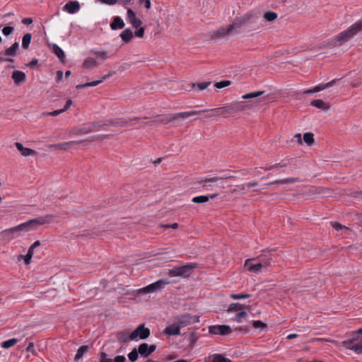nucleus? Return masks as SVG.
Wrapping results in <instances>:
<instances>
[{
  "label": "nucleus",
  "instance_id": "nucleus-1",
  "mask_svg": "<svg viewBox=\"0 0 362 362\" xmlns=\"http://www.w3.org/2000/svg\"><path fill=\"white\" fill-rule=\"evenodd\" d=\"M362 31V18L353 24L347 30L339 33L334 39V42L335 45H337V42H339V45L344 44V42H348L350 39H351L354 35H356L358 33Z\"/></svg>",
  "mask_w": 362,
  "mask_h": 362
},
{
  "label": "nucleus",
  "instance_id": "nucleus-2",
  "mask_svg": "<svg viewBox=\"0 0 362 362\" xmlns=\"http://www.w3.org/2000/svg\"><path fill=\"white\" fill-rule=\"evenodd\" d=\"M26 233L25 226L22 223L15 227L6 229L1 232V240L9 242L11 240L21 236L23 233Z\"/></svg>",
  "mask_w": 362,
  "mask_h": 362
},
{
  "label": "nucleus",
  "instance_id": "nucleus-3",
  "mask_svg": "<svg viewBox=\"0 0 362 362\" xmlns=\"http://www.w3.org/2000/svg\"><path fill=\"white\" fill-rule=\"evenodd\" d=\"M341 344L357 354H362V337L358 334H353L351 339L341 341Z\"/></svg>",
  "mask_w": 362,
  "mask_h": 362
},
{
  "label": "nucleus",
  "instance_id": "nucleus-4",
  "mask_svg": "<svg viewBox=\"0 0 362 362\" xmlns=\"http://www.w3.org/2000/svg\"><path fill=\"white\" fill-rule=\"evenodd\" d=\"M197 266L196 263H189L185 265L174 267L169 270L168 274L170 276H189L192 270Z\"/></svg>",
  "mask_w": 362,
  "mask_h": 362
},
{
  "label": "nucleus",
  "instance_id": "nucleus-5",
  "mask_svg": "<svg viewBox=\"0 0 362 362\" xmlns=\"http://www.w3.org/2000/svg\"><path fill=\"white\" fill-rule=\"evenodd\" d=\"M54 217V216L52 214H47L44 216H40L37 218L29 220L28 221L23 223L22 224L25 226V230L27 233L33 230L35 228L34 226L35 225H44L51 223L53 221Z\"/></svg>",
  "mask_w": 362,
  "mask_h": 362
},
{
  "label": "nucleus",
  "instance_id": "nucleus-6",
  "mask_svg": "<svg viewBox=\"0 0 362 362\" xmlns=\"http://www.w3.org/2000/svg\"><path fill=\"white\" fill-rule=\"evenodd\" d=\"M170 284L168 279H160L147 286L136 290L137 295L146 294L158 291L167 284Z\"/></svg>",
  "mask_w": 362,
  "mask_h": 362
},
{
  "label": "nucleus",
  "instance_id": "nucleus-7",
  "mask_svg": "<svg viewBox=\"0 0 362 362\" xmlns=\"http://www.w3.org/2000/svg\"><path fill=\"white\" fill-rule=\"evenodd\" d=\"M275 250V249L263 250L262 253L257 257V260L261 262L264 269H267L274 265V257L275 256L272 252Z\"/></svg>",
  "mask_w": 362,
  "mask_h": 362
},
{
  "label": "nucleus",
  "instance_id": "nucleus-8",
  "mask_svg": "<svg viewBox=\"0 0 362 362\" xmlns=\"http://www.w3.org/2000/svg\"><path fill=\"white\" fill-rule=\"evenodd\" d=\"M250 20V16L245 15L240 18H235L232 24L228 28L231 35L240 33V29L244 26Z\"/></svg>",
  "mask_w": 362,
  "mask_h": 362
},
{
  "label": "nucleus",
  "instance_id": "nucleus-9",
  "mask_svg": "<svg viewBox=\"0 0 362 362\" xmlns=\"http://www.w3.org/2000/svg\"><path fill=\"white\" fill-rule=\"evenodd\" d=\"M18 50L19 43L16 42L4 51V54L10 57H3L0 55V62H13L14 59H12V57H14L18 54Z\"/></svg>",
  "mask_w": 362,
  "mask_h": 362
},
{
  "label": "nucleus",
  "instance_id": "nucleus-10",
  "mask_svg": "<svg viewBox=\"0 0 362 362\" xmlns=\"http://www.w3.org/2000/svg\"><path fill=\"white\" fill-rule=\"evenodd\" d=\"M150 329L145 327L144 324L139 325L136 329H134L130 334V339L135 340L138 337L141 339H146L150 336Z\"/></svg>",
  "mask_w": 362,
  "mask_h": 362
},
{
  "label": "nucleus",
  "instance_id": "nucleus-11",
  "mask_svg": "<svg viewBox=\"0 0 362 362\" xmlns=\"http://www.w3.org/2000/svg\"><path fill=\"white\" fill-rule=\"evenodd\" d=\"M209 332L212 334L226 335L232 332L228 325H212L209 327Z\"/></svg>",
  "mask_w": 362,
  "mask_h": 362
},
{
  "label": "nucleus",
  "instance_id": "nucleus-12",
  "mask_svg": "<svg viewBox=\"0 0 362 362\" xmlns=\"http://www.w3.org/2000/svg\"><path fill=\"white\" fill-rule=\"evenodd\" d=\"M127 20L134 28H139L142 24L141 20L136 18V13L131 8H127Z\"/></svg>",
  "mask_w": 362,
  "mask_h": 362
},
{
  "label": "nucleus",
  "instance_id": "nucleus-13",
  "mask_svg": "<svg viewBox=\"0 0 362 362\" xmlns=\"http://www.w3.org/2000/svg\"><path fill=\"white\" fill-rule=\"evenodd\" d=\"M15 146L21 152V154L23 156H35L37 155V152L36 151L29 148L24 147L23 144L20 142H16Z\"/></svg>",
  "mask_w": 362,
  "mask_h": 362
},
{
  "label": "nucleus",
  "instance_id": "nucleus-14",
  "mask_svg": "<svg viewBox=\"0 0 362 362\" xmlns=\"http://www.w3.org/2000/svg\"><path fill=\"white\" fill-rule=\"evenodd\" d=\"M83 141H71L68 142H64L61 144H50L49 145V148H54L57 150H66L69 148H71L74 144H79L82 143Z\"/></svg>",
  "mask_w": 362,
  "mask_h": 362
},
{
  "label": "nucleus",
  "instance_id": "nucleus-15",
  "mask_svg": "<svg viewBox=\"0 0 362 362\" xmlns=\"http://www.w3.org/2000/svg\"><path fill=\"white\" fill-rule=\"evenodd\" d=\"M80 8V4L78 1H71L65 4L64 9L69 13L74 14L78 11Z\"/></svg>",
  "mask_w": 362,
  "mask_h": 362
},
{
  "label": "nucleus",
  "instance_id": "nucleus-16",
  "mask_svg": "<svg viewBox=\"0 0 362 362\" xmlns=\"http://www.w3.org/2000/svg\"><path fill=\"white\" fill-rule=\"evenodd\" d=\"M12 79L16 85H20L24 83L26 80V76L24 72L21 71H14L11 76Z\"/></svg>",
  "mask_w": 362,
  "mask_h": 362
},
{
  "label": "nucleus",
  "instance_id": "nucleus-17",
  "mask_svg": "<svg viewBox=\"0 0 362 362\" xmlns=\"http://www.w3.org/2000/svg\"><path fill=\"white\" fill-rule=\"evenodd\" d=\"M100 126H102L101 124L93 123L88 126H83V127L76 129L75 132V134H86L92 132L95 127H100Z\"/></svg>",
  "mask_w": 362,
  "mask_h": 362
},
{
  "label": "nucleus",
  "instance_id": "nucleus-18",
  "mask_svg": "<svg viewBox=\"0 0 362 362\" xmlns=\"http://www.w3.org/2000/svg\"><path fill=\"white\" fill-rule=\"evenodd\" d=\"M218 196V194H212L209 195H201L192 198V202L196 204H204L209 202V199H213Z\"/></svg>",
  "mask_w": 362,
  "mask_h": 362
},
{
  "label": "nucleus",
  "instance_id": "nucleus-19",
  "mask_svg": "<svg viewBox=\"0 0 362 362\" xmlns=\"http://www.w3.org/2000/svg\"><path fill=\"white\" fill-rule=\"evenodd\" d=\"M231 35V33H230L228 27L227 28L222 27L213 33V34L211 35V38L214 40H216V39L224 37L226 35Z\"/></svg>",
  "mask_w": 362,
  "mask_h": 362
},
{
  "label": "nucleus",
  "instance_id": "nucleus-20",
  "mask_svg": "<svg viewBox=\"0 0 362 362\" xmlns=\"http://www.w3.org/2000/svg\"><path fill=\"white\" fill-rule=\"evenodd\" d=\"M207 111L208 110H199V111L192 110V111H188V112L175 113V114H173V115H174V117H176V119L178 118L187 119L191 116L197 115L199 112H205Z\"/></svg>",
  "mask_w": 362,
  "mask_h": 362
},
{
  "label": "nucleus",
  "instance_id": "nucleus-21",
  "mask_svg": "<svg viewBox=\"0 0 362 362\" xmlns=\"http://www.w3.org/2000/svg\"><path fill=\"white\" fill-rule=\"evenodd\" d=\"M250 261H251V259H247L245 262V267H247L250 272H259L264 269L260 262L257 261L256 264H249Z\"/></svg>",
  "mask_w": 362,
  "mask_h": 362
},
{
  "label": "nucleus",
  "instance_id": "nucleus-22",
  "mask_svg": "<svg viewBox=\"0 0 362 362\" xmlns=\"http://www.w3.org/2000/svg\"><path fill=\"white\" fill-rule=\"evenodd\" d=\"M192 321V317L189 315V314L183 315L178 317L177 320V323L180 327H186L187 325H189Z\"/></svg>",
  "mask_w": 362,
  "mask_h": 362
},
{
  "label": "nucleus",
  "instance_id": "nucleus-23",
  "mask_svg": "<svg viewBox=\"0 0 362 362\" xmlns=\"http://www.w3.org/2000/svg\"><path fill=\"white\" fill-rule=\"evenodd\" d=\"M164 333L168 335H177L180 333V327L177 323H174L165 327Z\"/></svg>",
  "mask_w": 362,
  "mask_h": 362
},
{
  "label": "nucleus",
  "instance_id": "nucleus-24",
  "mask_svg": "<svg viewBox=\"0 0 362 362\" xmlns=\"http://www.w3.org/2000/svg\"><path fill=\"white\" fill-rule=\"evenodd\" d=\"M125 26L124 21L119 16H115L112 22L110 23L112 30L122 29Z\"/></svg>",
  "mask_w": 362,
  "mask_h": 362
},
{
  "label": "nucleus",
  "instance_id": "nucleus-25",
  "mask_svg": "<svg viewBox=\"0 0 362 362\" xmlns=\"http://www.w3.org/2000/svg\"><path fill=\"white\" fill-rule=\"evenodd\" d=\"M218 110L220 111V116L223 117H228L230 116L233 115V110L231 105H226L225 106H223L221 107H218Z\"/></svg>",
  "mask_w": 362,
  "mask_h": 362
},
{
  "label": "nucleus",
  "instance_id": "nucleus-26",
  "mask_svg": "<svg viewBox=\"0 0 362 362\" xmlns=\"http://www.w3.org/2000/svg\"><path fill=\"white\" fill-rule=\"evenodd\" d=\"M72 103H73L72 100L71 99H69L66 101L64 108L58 110H54L51 112H47V115H50V116H54V117L57 116L59 114L63 113V112H66V110H68L69 109V107H71V105H72Z\"/></svg>",
  "mask_w": 362,
  "mask_h": 362
},
{
  "label": "nucleus",
  "instance_id": "nucleus-27",
  "mask_svg": "<svg viewBox=\"0 0 362 362\" xmlns=\"http://www.w3.org/2000/svg\"><path fill=\"white\" fill-rule=\"evenodd\" d=\"M119 36L124 42L128 43L133 37V33L130 28H127L120 33Z\"/></svg>",
  "mask_w": 362,
  "mask_h": 362
},
{
  "label": "nucleus",
  "instance_id": "nucleus-28",
  "mask_svg": "<svg viewBox=\"0 0 362 362\" xmlns=\"http://www.w3.org/2000/svg\"><path fill=\"white\" fill-rule=\"evenodd\" d=\"M300 182L299 178L297 177H289V178H284V179H280L276 180L274 181H272L269 183V185H274V184H288V183H295Z\"/></svg>",
  "mask_w": 362,
  "mask_h": 362
},
{
  "label": "nucleus",
  "instance_id": "nucleus-29",
  "mask_svg": "<svg viewBox=\"0 0 362 362\" xmlns=\"http://www.w3.org/2000/svg\"><path fill=\"white\" fill-rule=\"evenodd\" d=\"M98 66V62L94 58L92 57H88L86 58L83 63V67L85 69H93Z\"/></svg>",
  "mask_w": 362,
  "mask_h": 362
},
{
  "label": "nucleus",
  "instance_id": "nucleus-30",
  "mask_svg": "<svg viewBox=\"0 0 362 362\" xmlns=\"http://www.w3.org/2000/svg\"><path fill=\"white\" fill-rule=\"evenodd\" d=\"M310 105L312 106L325 110H328L329 107V106L327 104H326L322 100L320 99L313 100L311 102Z\"/></svg>",
  "mask_w": 362,
  "mask_h": 362
},
{
  "label": "nucleus",
  "instance_id": "nucleus-31",
  "mask_svg": "<svg viewBox=\"0 0 362 362\" xmlns=\"http://www.w3.org/2000/svg\"><path fill=\"white\" fill-rule=\"evenodd\" d=\"M89 350V346L88 345H83V346H81L78 351H77V353L75 356V358H74V360L76 361H78L79 359H81L83 356L86 354Z\"/></svg>",
  "mask_w": 362,
  "mask_h": 362
},
{
  "label": "nucleus",
  "instance_id": "nucleus-32",
  "mask_svg": "<svg viewBox=\"0 0 362 362\" xmlns=\"http://www.w3.org/2000/svg\"><path fill=\"white\" fill-rule=\"evenodd\" d=\"M233 110V115L240 111H244L249 107L248 105H243L240 103H233L230 104Z\"/></svg>",
  "mask_w": 362,
  "mask_h": 362
},
{
  "label": "nucleus",
  "instance_id": "nucleus-33",
  "mask_svg": "<svg viewBox=\"0 0 362 362\" xmlns=\"http://www.w3.org/2000/svg\"><path fill=\"white\" fill-rule=\"evenodd\" d=\"M175 119L176 117H174L173 114H168L163 115L161 118L156 119L154 122H159L163 124H167Z\"/></svg>",
  "mask_w": 362,
  "mask_h": 362
},
{
  "label": "nucleus",
  "instance_id": "nucleus-34",
  "mask_svg": "<svg viewBox=\"0 0 362 362\" xmlns=\"http://www.w3.org/2000/svg\"><path fill=\"white\" fill-rule=\"evenodd\" d=\"M52 50L61 61H64V59L65 58L64 52L57 45L54 44L52 45Z\"/></svg>",
  "mask_w": 362,
  "mask_h": 362
},
{
  "label": "nucleus",
  "instance_id": "nucleus-35",
  "mask_svg": "<svg viewBox=\"0 0 362 362\" xmlns=\"http://www.w3.org/2000/svg\"><path fill=\"white\" fill-rule=\"evenodd\" d=\"M138 352L144 357L146 358L149 356L148 354V344L146 343H142L139 345L137 349Z\"/></svg>",
  "mask_w": 362,
  "mask_h": 362
},
{
  "label": "nucleus",
  "instance_id": "nucleus-36",
  "mask_svg": "<svg viewBox=\"0 0 362 362\" xmlns=\"http://www.w3.org/2000/svg\"><path fill=\"white\" fill-rule=\"evenodd\" d=\"M264 93V90L251 92V93L243 95L242 96V98H243V99H245V100H249V99H252V98L259 97V96L262 95Z\"/></svg>",
  "mask_w": 362,
  "mask_h": 362
},
{
  "label": "nucleus",
  "instance_id": "nucleus-37",
  "mask_svg": "<svg viewBox=\"0 0 362 362\" xmlns=\"http://www.w3.org/2000/svg\"><path fill=\"white\" fill-rule=\"evenodd\" d=\"M34 250L31 248H28V252L25 256H23L22 255L18 256V260L21 259H24L25 263L26 264H29L31 262L32 257L33 255Z\"/></svg>",
  "mask_w": 362,
  "mask_h": 362
},
{
  "label": "nucleus",
  "instance_id": "nucleus-38",
  "mask_svg": "<svg viewBox=\"0 0 362 362\" xmlns=\"http://www.w3.org/2000/svg\"><path fill=\"white\" fill-rule=\"evenodd\" d=\"M32 35L30 33H25L22 39V47L25 49H28L29 45L31 42Z\"/></svg>",
  "mask_w": 362,
  "mask_h": 362
},
{
  "label": "nucleus",
  "instance_id": "nucleus-39",
  "mask_svg": "<svg viewBox=\"0 0 362 362\" xmlns=\"http://www.w3.org/2000/svg\"><path fill=\"white\" fill-rule=\"evenodd\" d=\"M116 337L117 340L120 342H127L130 339V334H128L127 332H119L117 334Z\"/></svg>",
  "mask_w": 362,
  "mask_h": 362
},
{
  "label": "nucleus",
  "instance_id": "nucleus-40",
  "mask_svg": "<svg viewBox=\"0 0 362 362\" xmlns=\"http://www.w3.org/2000/svg\"><path fill=\"white\" fill-rule=\"evenodd\" d=\"M100 83H101V81L97 80V81H94L92 82L86 83L83 84H78L76 86V88L77 90H79V89H82V88H88V87L96 86Z\"/></svg>",
  "mask_w": 362,
  "mask_h": 362
},
{
  "label": "nucleus",
  "instance_id": "nucleus-41",
  "mask_svg": "<svg viewBox=\"0 0 362 362\" xmlns=\"http://www.w3.org/2000/svg\"><path fill=\"white\" fill-rule=\"evenodd\" d=\"M199 339V334L195 332H192L189 333L188 337V340L189 341V346L191 348L194 347L197 341Z\"/></svg>",
  "mask_w": 362,
  "mask_h": 362
},
{
  "label": "nucleus",
  "instance_id": "nucleus-42",
  "mask_svg": "<svg viewBox=\"0 0 362 362\" xmlns=\"http://www.w3.org/2000/svg\"><path fill=\"white\" fill-rule=\"evenodd\" d=\"M303 140L308 146H311V145L314 144V143H315L314 134L311 132H308V133L304 134Z\"/></svg>",
  "mask_w": 362,
  "mask_h": 362
},
{
  "label": "nucleus",
  "instance_id": "nucleus-43",
  "mask_svg": "<svg viewBox=\"0 0 362 362\" xmlns=\"http://www.w3.org/2000/svg\"><path fill=\"white\" fill-rule=\"evenodd\" d=\"M211 362H232L229 358H225L222 354H214Z\"/></svg>",
  "mask_w": 362,
  "mask_h": 362
},
{
  "label": "nucleus",
  "instance_id": "nucleus-44",
  "mask_svg": "<svg viewBox=\"0 0 362 362\" xmlns=\"http://www.w3.org/2000/svg\"><path fill=\"white\" fill-rule=\"evenodd\" d=\"M18 340L16 338L10 339L8 340H6L5 341H3L1 344V347L4 349H9L11 346H14Z\"/></svg>",
  "mask_w": 362,
  "mask_h": 362
},
{
  "label": "nucleus",
  "instance_id": "nucleus-45",
  "mask_svg": "<svg viewBox=\"0 0 362 362\" xmlns=\"http://www.w3.org/2000/svg\"><path fill=\"white\" fill-rule=\"evenodd\" d=\"M264 18L269 21H274L277 18V13L273 11H267L264 13Z\"/></svg>",
  "mask_w": 362,
  "mask_h": 362
},
{
  "label": "nucleus",
  "instance_id": "nucleus-46",
  "mask_svg": "<svg viewBox=\"0 0 362 362\" xmlns=\"http://www.w3.org/2000/svg\"><path fill=\"white\" fill-rule=\"evenodd\" d=\"M223 178L222 177H210V178H206L205 180H201V181H199V183L202 184V187H204L206 186V183L207 182H216L218 180H222Z\"/></svg>",
  "mask_w": 362,
  "mask_h": 362
},
{
  "label": "nucleus",
  "instance_id": "nucleus-47",
  "mask_svg": "<svg viewBox=\"0 0 362 362\" xmlns=\"http://www.w3.org/2000/svg\"><path fill=\"white\" fill-rule=\"evenodd\" d=\"M245 307L244 305H242L240 303H232L229 305L227 311L228 312H232L234 310H240Z\"/></svg>",
  "mask_w": 362,
  "mask_h": 362
},
{
  "label": "nucleus",
  "instance_id": "nucleus-48",
  "mask_svg": "<svg viewBox=\"0 0 362 362\" xmlns=\"http://www.w3.org/2000/svg\"><path fill=\"white\" fill-rule=\"evenodd\" d=\"M231 84V81H228V80H225V81H219V82H216L215 84H214V86L216 88H223L225 87H227L228 86H230Z\"/></svg>",
  "mask_w": 362,
  "mask_h": 362
},
{
  "label": "nucleus",
  "instance_id": "nucleus-49",
  "mask_svg": "<svg viewBox=\"0 0 362 362\" xmlns=\"http://www.w3.org/2000/svg\"><path fill=\"white\" fill-rule=\"evenodd\" d=\"M138 350L136 349H134L129 354L128 358L132 362H134L138 358Z\"/></svg>",
  "mask_w": 362,
  "mask_h": 362
},
{
  "label": "nucleus",
  "instance_id": "nucleus-50",
  "mask_svg": "<svg viewBox=\"0 0 362 362\" xmlns=\"http://www.w3.org/2000/svg\"><path fill=\"white\" fill-rule=\"evenodd\" d=\"M252 325L255 329H266L267 325L260 320H256L252 322Z\"/></svg>",
  "mask_w": 362,
  "mask_h": 362
},
{
  "label": "nucleus",
  "instance_id": "nucleus-51",
  "mask_svg": "<svg viewBox=\"0 0 362 362\" xmlns=\"http://www.w3.org/2000/svg\"><path fill=\"white\" fill-rule=\"evenodd\" d=\"M94 55L97 57V58H101L103 59V60H106L107 59L109 58V56H108V54L107 52H105V51H97V52H94Z\"/></svg>",
  "mask_w": 362,
  "mask_h": 362
},
{
  "label": "nucleus",
  "instance_id": "nucleus-52",
  "mask_svg": "<svg viewBox=\"0 0 362 362\" xmlns=\"http://www.w3.org/2000/svg\"><path fill=\"white\" fill-rule=\"evenodd\" d=\"M100 362H113L112 358H107V354L104 351L100 353Z\"/></svg>",
  "mask_w": 362,
  "mask_h": 362
},
{
  "label": "nucleus",
  "instance_id": "nucleus-53",
  "mask_svg": "<svg viewBox=\"0 0 362 362\" xmlns=\"http://www.w3.org/2000/svg\"><path fill=\"white\" fill-rule=\"evenodd\" d=\"M230 298H233V299H244V298H247L249 297H250V294L249 293H243V294H231L230 296Z\"/></svg>",
  "mask_w": 362,
  "mask_h": 362
},
{
  "label": "nucleus",
  "instance_id": "nucleus-54",
  "mask_svg": "<svg viewBox=\"0 0 362 362\" xmlns=\"http://www.w3.org/2000/svg\"><path fill=\"white\" fill-rule=\"evenodd\" d=\"M13 31L14 28L11 26H6L2 29V33L6 36L11 35Z\"/></svg>",
  "mask_w": 362,
  "mask_h": 362
},
{
  "label": "nucleus",
  "instance_id": "nucleus-55",
  "mask_svg": "<svg viewBox=\"0 0 362 362\" xmlns=\"http://www.w3.org/2000/svg\"><path fill=\"white\" fill-rule=\"evenodd\" d=\"M211 111L212 112L211 114L206 115V117H221L220 116V111L218 108L211 109Z\"/></svg>",
  "mask_w": 362,
  "mask_h": 362
},
{
  "label": "nucleus",
  "instance_id": "nucleus-56",
  "mask_svg": "<svg viewBox=\"0 0 362 362\" xmlns=\"http://www.w3.org/2000/svg\"><path fill=\"white\" fill-rule=\"evenodd\" d=\"M127 121H123V119H118L115 122H110V124H112L113 125H119L121 127H124L127 124Z\"/></svg>",
  "mask_w": 362,
  "mask_h": 362
},
{
  "label": "nucleus",
  "instance_id": "nucleus-57",
  "mask_svg": "<svg viewBox=\"0 0 362 362\" xmlns=\"http://www.w3.org/2000/svg\"><path fill=\"white\" fill-rule=\"evenodd\" d=\"M210 84H211L210 81H206V82L198 83L197 84V86L199 90H203L206 89Z\"/></svg>",
  "mask_w": 362,
  "mask_h": 362
},
{
  "label": "nucleus",
  "instance_id": "nucleus-58",
  "mask_svg": "<svg viewBox=\"0 0 362 362\" xmlns=\"http://www.w3.org/2000/svg\"><path fill=\"white\" fill-rule=\"evenodd\" d=\"M107 137V135H96V136H93L91 137H90L88 141H97V140H103V139Z\"/></svg>",
  "mask_w": 362,
  "mask_h": 362
},
{
  "label": "nucleus",
  "instance_id": "nucleus-59",
  "mask_svg": "<svg viewBox=\"0 0 362 362\" xmlns=\"http://www.w3.org/2000/svg\"><path fill=\"white\" fill-rule=\"evenodd\" d=\"M144 35V28L139 27V28L135 31L134 35L139 37H143Z\"/></svg>",
  "mask_w": 362,
  "mask_h": 362
},
{
  "label": "nucleus",
  "instance_id": "nucleus-60",
  "mask_svg": "<svg viewBox=\"0 0 362 362\" xmlns=\"http://www.w3.org/2000/svg\"><path fill=\"white\" fill-rule=\"evenodd\" d=\"M291 160V159H284V160H282L280 163H276V165H278V168L286 167L289 164V161Z\"/></svg>",
  "mask_w": 362,
  "mask_h": 362
},
{
  "label": "nucleus",
  "instance_id": "nucleus-61",
  "mask_svg": "<svg viewBox=\"0 0 362 362\" xmlns=\"http://www.w3.org/2000/svg\"><path fill=\"white\" fill-rule=\"evenodd\" d=\"M103 4H108V5H115L118 4L119 0H98Z\"/></svg>",
  "mask_w": 362,
  "mask_h": 362
},
{
  "label": "nucleus",
  "instance_id": "nucleus-62",
  "mask_svg": "<svg viewBox=\"0 0 362 362\" xmlns=\"http://www.w3.org/2000/svg\"><path fill=\"white\" fill-rule=\"evenodd\" d=\"M361 84H362V78H357L356 80H355L351 83V86L353 88L358 87Z\"/></svg>",
  "mask_w": 362,
  "mask_h": 362
},
{
  "label": "nucleus",
  "instance_id": "nucleus-63",
  "mask_svg": "<svg viewBox=\"0 0 362 362\" xmlns=\"http://www.w3.org/2000/svg\"><path fill=\"white\" fill-rule=\"evenodd\" d=\"M113 360V362H126V358L124 356H117Z\"/></svg>",
  "mask_w": 362,
  "mask_h": 362
},
{
  "label": "nucleus",
  "instance_id": "nucleus-64",
  "mask_svg": "<svg viewBox=\"0 0 362 362\" xmlns=\"http://www.w3.org/2000/svg\"><path fill=\"white\" fill-rule=\"evenodd\" d=\"M246 315H247V313L245 311H241L236 314L235 320L238 321H240V318L244 317Z\"/></svg>",
  "mask_w": 362,
  "mask_h": 362
}]
</instances>
